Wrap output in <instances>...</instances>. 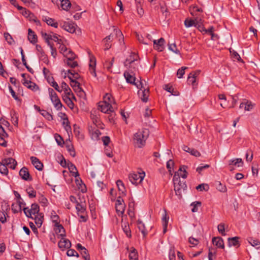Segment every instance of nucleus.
Returning a JSON list of instances; mask_svg holds the SVG:
<instances>
[{"label": "nucleus", "instance_id": "nucleus-41", "mask_svg": "<svg viewBox=\"0 0 260 260\" xmlns=\"http://www.w3.org/2000/svg\"><path fill=\"white\" fill-rule=\"evenodd\" d=\"M125 204L115 205V209L117 213L119 215L123 214L125 210Z\"/></svg>", "mask_w": 260, "mask_h": 260}, {"label": "nucleus", "instance_id": "nucleus-32", "mask_svg": "<svg viewBox=\"0 0 260 260\" xmlns=\"http://www.w3.org/2000/svg\"><path fill=\"white\" fill-rule=\"evenodd\" d=\"M39 212V207L36 204H32L31 206V208L30 209V210H28V212H29V215H35L36 214H38Z\"/></svg>", "mask_w": 260, "mask_h": 260}, {"label": "nucleus", "instance_id": "nucleus-46", "mask_svg": "<svg viewBox=\"0 0 260 260\" xmlns=\"http://www.w3.org/2000/svg\"><path fill=\"white\" fill-rule=\"evenodd\" d=\"M169 49L176 54H179L180 53V51L177 48L175 43L169 44Z\"/></svg>", "mask_w": 260, "mask_h": 260}, {"label": "nucleus", "instance_id": "nucleus-28", "mask_svg": "<svg viewBox=\"0 0 260 260\" xmlns=\"http://www.w3.org/2000/svg\"><path fill=\"white\" fill-rule=\"evenodd\" d=\"M229 165L230 166L234 165L237 167H240L243 166V161L241 158L231 159L229 160Z\"/></svg>", "mask_w": 260, "mask_h": 260}, {"label": "nucleus", "instance_id": "nucleus-21", "mask_svg": "<svg viewBox=\"0 0 260 260\" xmlns=\"http://www.w3.org/2000/svg\"><path fill=\"white\" fill-rule=\"evenodd\" d=\"M121 226L123 232L125 234L126 236L129 238H131L132 237L131 231L129 228L128 222L126 221H122Z\"/></svg>", "mask_w": 260, "mask_h": 260}, {"label": "nucleus", "instance_id": "nucleus-10", "mask_svg": "<svg viewBox=\"0 0 260 260\" xmlns=\"http://www.w3.org/2000/svg\"><path fill=\"white\" fill-rule=\"evenodd\" d=\"M138 58V56L137 54L135 53H132L129 57V58H127L124 62V66L125 67H128L129 69H133L134 65H136L135 63V61H137Z\"/></svg>", "mask_w": 260, "mask_h": 260}, {"label": "nucleus", "instance_id": "nucleus-58", "mask_svg": "<svg viewBox=\"0 0 260 260\" xmlns=\"http://www.w3.org/2000/svg\"><path fill=\"white\" fill-rule=\"evenodd\" d=\"M218 232L222 235L225 236V234L224 233V224L222 223L219 224L217 226Z\"/></svg>", "mask_w": 260, "mask_h": 260}, {"label": "nucleus", "instance_id": "nucleus-8", "mask_svg": "<svg viewBox=\"0 0 260 260\" xmlns=\"http://www.w3.org/2000/svg\"><path fill=\"white\" fill-rule=\"evenodd\" d=\"M59 24L62 28L70 33L75 32L77 27L72 21H61L59 22Z\"/></svg>", "mask_w": 260, "mask_h": 260}, {"label": "nucleus", "instance_id": "nucleus-48", "mask_svg": "<svg viewBox=\"0 0 260 260\" xmlns=\"http://www.w3.org/2000/svg\"><path fill=\"white\" fill-rule=\"evenodd\" d=\"M188 68L186 67H182L178 69L177 73V75L179 78H181L185 73V70L187 69Z\"/></svg>", "mask_w": 260, "mask_h": 260}, {"label": "nucleus", "instance_id": "nucleus-45", "mask_svg": "<svg viewBox=\"0 0 260 260\" xmlns=\"http://www.w3.org/2000/svg\"><path fill=\"white\" fill-rule=\"evenodd\" d=\"M116 184L119 190L121 191L122 193H124V195H125V193H124L125 188H124V184L122 182V181L120 180H117L116 182Z\"/></svg>", "mask_w": 260, "mask_h": 260}, {"label": "nucleus", "instance_id": "nucleus-1", "mask_svg": "<svg viewBox=\"0 0 260 260\" xmlns=\"http://www.w3.org/2000/svg\"><path fill=\"white\" fill-rule=\"evenodd\" d=\"M185 179L187 177V173L185 170V167H180L178 171L175 172L173 177V182L174 184V190L176 195L180 199L182 197V192L184 191L187 187L185 182L181 181L180 177Z\"/></svg>", "mask_w": 260, "mask_h": 260}, {"label": "nucleus", "instance_id": "nucleus-52", "mask_svg": "<svg viewBox=\"0 0 260 260\" xmlns=\"http://www.w3.org/2000/svg\"><path fill=\"white\" fill-rule=\"evenodd\" d=\"M160 10H161V12L162 15L165 17H166L169 13V12L168 11V9L166 8V6L165 4H162V5L160 4Z\"/></svg>", "mask_w": 260, "mask_h": 260}, {"label": "nucleus", "instance_id": "nucleus-61", "mask_svg": "<svg viewBox=\"0 0 260 260\" xmlns=\"http://www.w3.org/2000/svg\"><path fill=\"white\" fill-rule=\"evenodd\" d=\"M60 45L59 46V52L60 53L63 54L65 52L68 51V49L64 46L63 44H62V43L59 44Z\"/></svg>", "mask_w": 260, "mask_h": 260}, {"label": "nucleus", "instance_id": "nucleus-5", "mask_svg": "<svg viewBox=\"0 0 260 260\" xmlns=\"http://www.w3.org/2000/svg\"><path fill=\"white\" fill-rule=\"evenodd\" d=\"M49 98L57 110H60L62 105L56 93L51 88H48Z\"/></svg>", "mask_w": 260, "mask_h": 260}, {"label": "nucleus", "instance_id": "nucleus-26", "mask_svg": "<svg viewBox=\"0 0 260 260\" xmlns=\"http://www.w3.org/2000/svg\"><path fill=\"white\" fill-rule=\"evenodd\" d=\"M169 217L168 216L166 211L162 216V224L163 226V233H166L167 231V226L168 223Z\"/></svg>", "mask_w": 260, "mask_h": 260}, {"label": "nucleus", "instance_id": "nucleus-40", "mask_svg": "<svg viewBox=\"0 0 260 260\" xmlns=\"http://www.w3.org/2000/svg\"><path fill=\"white\" fill-rule=\"evenodd\" d=\"M41 35L43 38L45 40V42L47 43L48 45L52 44L50 42V39H51V34H47L45 32H41Z\"/></svg>", "mask_w": 260, "mask_h": 260}, {"label": "nucleus", "instance_id": "nucleus-36", "mask_svg": "<svg viewBox=\"0 0 260 260\" xmlns=\"http://www.w3.org/2000/svg\"><path fill=\"white\" fill-rule=\"evenodd\" d=\"M61 7L63 10L68 11L71 7V3L69 0H62L61 1Z\"/></svg>", "mask_w": 260, "mask_h": 260}, {"label": "nucleus", "instance_id": "nucleus-55", "mask_svg": "<svg viewBox=\"0 0 260 260\" xmlns=\"http://www.w3.org/2000/svg\"><path fill=\"white\" fill-rule=\"evenodd\" d=\"M41 114L48 120H51L53 119L52 116L45 110L42 111Z\"/></svg>", "mask_w": 260, "mask_h": 260}, {"label": "nucleus", "instance_id": "nucleus-17", "mask_svg": "<svg viewBox=\"0 0 260 260\" xmlns=\"http://www.w3.org/2000/svg\"><path fill=\"white\" fill-rule=\"evenodd\" d=\"M254 106V104H252L251 101H246L240 104V108H244L245 110L250 111L253 108Z\"/></svg>", "mask_w": 260, "mask_h": 260}, {"label": "nucleus", "instance_id": "nucleus-42", "mask_svg": "<svg viewBox=\"0 0 260 260\" xmlns=\"http://www.w3.org/2000/svg\"><path fill=\"white\" fill-rule=\"evenodd\" d=\"M138 227L139 229V230L141 232V233L143 234L144 236H145L147 234V232L144 225V224L142 222V221L138 220Z\"/></svg>", "mask_w": 260, "mask_h": 260}, {"label": "nucleus", "instance_id": "nucleus-35", "mask_svg": "<svg viewBox=\"0 0 260 260\" xmlns=\"http://www.w3.org/2000/svg\"><path fill=\"white\" fill-rule=\"evenodd\" d=\"M198 19H186L184 21V25L186 27H189L192 26H197L198 24Z\"/></svg>", "mask_w": 260, "mask_h": 260}, {"label": "nucleus", "instance_id": "nucleus-60", "mask_svg": "<svg viewBox=\"0 0 260 260\" xmlns=\"http://www.w3.org/2000/svg\"><path fill=\"white\" fill-rule=\"evenodd\" d=\"M113 61H114V58H112L111 61H107L104 64L105 67L109 71H111V68L113 66Z\"/></svg>", "mask_w": 260, "mask_h": 260}, {"label": "nucleus", "instance_id": "nucleus-44", "mask_svg": "<svg viewBox=\"0 0 260 260\" xmlns=\"http://www.w3.org/2000/svg\"><path fill=\"white\" fill-rule=\"evenodd\" d=\"M0 173L4 175H7L8 173L7 167L2 161L0 162Z\"/></svg>", "mask_w": 260, "mask_h": 260}, {"label": "nucleus", "instance_id": "nucleus-2", "mask_svg": "<svg viewBox=\"0 0 260 260\" xmlns=\"http://www.w3.org/2000/svg\"><path fill=\"white\" fill-rule=\"evenodd\" d=\"M149 135V131L147 128L139 130L134 136V141L135 145L141 148L145 144V142Z\"/></svg>", "mask_w": 260, "mask_h": 260}, {"label": "nucleus", "instance_id": "nucleus-3", "mask_svg": "<svg viewBox=\"0 0 260 260\" xmlns=\"http://www.w3.org/2000/svg\"><path fill=\"white\" fill-rule=\"evenodd\" d=\"M145 176V173L144 171H141L130 174L128 178L132 184L137 185L142 182Z\"/></svg>", "mask_w": 260, "mask_h": 260}, {"label": "nucleus", "instance_id": "nucleus-59", "mask_svg": "<svg viewBox=\"0 0 260 260\" xmlns=\"http://www.w3.org/2000/svg\"><path fill=\"white\" fill-rule=\"evenodd\" d=\"M63 100L68 104V106L70 108H73L74 103H73L72 101L70 100V98H68V97L67 96L66 97L63 98Z\"/></svg>", "mask_w": 260, "mask_h": 260}, {"label": "nucleus", "instance_id": "nucleus-39", "mask_svg": "<svg viewBox=\"0 0 260 260\" xmlns=\"http://www.w3.org/2000/svg\"><path fill=\"white\" fill-rule=\"evenodd\" d=\"M76 209L78 213H84L85 211V204L84 203H78L76 206Z\"/></svg>", "mask_w": 260, "mask_h": 260}, {"label": "nucleus", "instance_id": "nucleus-51", "mask_svg": "<svg viewBox=\"0 0 260 260\" xmlns=\"http://www.w3.org/2000/svg\"><path fill=\"white\" fill-rule=\"evenodd\" d=\"M101 133L99 129H95L93 131L91 134V138L93 140H96L99 139L100 135H101Z\"/></svg>", "mask_w": 260, "mask_h": 260}, {"label": "nucleus", "instance_id": "nucleus-7", "mask_svg": "<svg viewBox=\"0 0 260 260\" xmlns=\"http://www.w3.org/2000/svg\"><path fill=\"white\" fill-rule=\"evenodd\" d=\"M117 38L118 41L120 42H123L124 40L123 36L120 30L115 28L114 29V32L108 36L106 37L103 39L104 42H112L115 39Z\"/></svg>", "mask_w": 260, "mask_h": 260}, {"label": "nucleus", "instance_id": "nucleus-22", "mask_svg": "<svg viewBox=\"0 0 260 260\" xmlns=\"http://www.w3.org/2000/svg\"><path fill=\"white\" fill-rule=\"evenodd\" d=\"M28 33V39L29 42L34 44L37 42V36L30 28H29Z\"/></svg>", "mask_w": 260, "mask_h": 260}, {"label": "nucleus", "instance_id": "nucleus-23", "mask_svg": "<svg viewBox=\"0 0 260 260\" xmlns=\"http://www.w3.org/2000/svg\"><path fill=\"white\" fill-rule=\"evenodd\" d=\"M19 175L21 178L25 180H28L30 178V174L27 169L25 167L22 168L19 171Z\"/></svg>", "mask_w": 260, "mask_h": 260}, {"label": "nucleus", "instance_id": "nucleus-29", "mask_svg": "<svg viewBox=\"0 0 260 260\" xmlns=\"http://www.w3.org/2000/svg\"><path fill=\"white\" fill-rule=\"evenodd\" d=\"M43 20L45 21L48 25L55 28H57L58 24L57 22L55 21L54 19L49 17H45L43 18Z\"/></svg>", "mask_w": 260, "mask_h": 260}, {"label": "nucleus", "instance_id": "nucleus-24", "mask_svg": "<svg viewBox=\"0 0 260 260\" xmlns=\"http://www.w3.org/2000/svg\"><path fill=\"white\" fill-rule=\"evenodd\" d=\"M213 244L218 248H224V242L223 239L220 237H214L212 239Z\"/></svg>", "mask_w": 260, "mask_h": 260}, {"label": "nucleus", "instance_id": "nucleus-54", "mask_svg": "<svg viewBox=\"0 0 260 260\" xmlns=\"http://www.w3.org/2000/svg\"><path fill=\"white\" fill-rule=\"evenodd\" d=\"M249 242L252 246L256 247L257 249L260 248V242L258 240L251 239Z\"/></svg>", "mask_w": 260, "mask_h": 260}, {"label": "nucleus", "instance_id": "nucleus-62", "mask_svg": "<svg viewBox=\"0 0 260 260\" xmlns=\"http://www.w3.org/2000/svg\"><path fill=\"white\" fill-rule=\"evenodd\" d=\"M11 116H12V121H13L14 124L17 125L18 124V116H17L16 113L15 112L13 111L11 113Z\"/></svg>", "mask_w": 260, "mask_h": 260}, {"label": "nucleus", "instance_id": "nucleus-15", "mask_svg": "<svg viewBox=\"0 0 260 260\" xmlns=\"http://www.w3.org/2000/svg\"><path fill=\"white\" fill-rule=\"evenodd\" d=\"M69 78L71 81V86L74 88L75 91L78 92H83V90L80 86V83L76 80L72 79V77L70 76H68Z\"/></svg>", "mask_w": 260, "mask_h": 260}, {"label": "nucleus", "instance_id": "nucleus-14", "mask_svg": "<svg viewBox=\"0 0 260 260\" xmlns=\"http://www.w3.org/2000/svg\"><path fill=\"white\" fill-rule=\"evenodd\" d=\"M7 167H9L11 169H15L17 165L16 161L12 158H5L2 160Z\"/></svg>", "mask_w": 260, "mask_h": 260}, {"label": "nucleus", "instance_id": "nucleus-27", "mask_svg": "<svg viewBox=\"0 0 260 260\" xmlns=\"http://www.w3.org/2000/svg\"><path fill=\"white\" fill-rule=\"evenodd\" d=\"M23 84L26 87L32 90H36L38 89V87L37 86V85L35 83L30 81L24 79Z\"/></svg>", "mask_w": 260, "mask_h": 260}, {"label": "nucleus", "instance_id": "nucleus-47", "mask_svg": "<svg viewBox=\"0 0 260 260\" xmlns=\"http://www.w3.org/2000/svg\"><path fill=\"white\" fill-rule=\"evenodd\" d=\"M74 59L66 60H64V62L71 68H74L78 66V63L76 61H74Z\"/></svg>", "mask_w": 260, "mask_h": 260}, {"label": "nucleus", "instance_id": "nucleus-30", "mask_svg": "<svg viewBox=\"0 0 260 260\" xmlns=\"http://www.w3.org/2000/svg\"><path fill=\"white\" fill-rule=\"evenodd\" d=\"M200 71H197L190 73L188 76L187 81L189 83L193 84L196 82V79L198 75L199 74Z\"/></svg>", "mask_w": 260, "mask_h": 260}, {"label": "nucleus", "instance_id": "nucleus-25", "mask_svg": "<svg viewBox=\"0 0 260 260\" xmlns=\"http://www.w3.org/2000/svg\"><path fill=\"white\" fill-rule=\"evenodd\" d=\"M61 88L62 90H63L64 93L68 95H72V97H74V94L72 92L71 89L69 87L68 85L66 84V82H62L61 84Z\"/></svg>", "mask_w": 260, "mask_h": 260}, {"label": "nucleus", "instance_id": "nucleus-57", "mask_svg": "<svg viewBox=\"0 0 260 260\" xmlns=\"http://www.w3.org/2000/svg\"><path fill=\"white\" fill-rule=\"evenodd\" d=\"M69 120L66 117L65 118H63V122H62V125L64 127L65 129L67 131L71 129V126L69 125Z\"/></svg>", "mask_w": 260, "mask_h": 260}, {"label": "nucleus", "instance_id": "nucleus-43", "mask_svg": "<svg viewBox=\"0 0 260 260\" xmlns=\"http://www.w3.org/2000/svg\"><path fill=\"white\" fill-rule=\"evenodd\" d=\"M201 202L199 201H196L190 204L191 206H192L193 208L191 209V211L192 212H197L198 211V208L201 206Z\"/></svg>", "mask_w": 260, "mask_h": 260}, {"label": "nucleus", "instance_id": "nucleus-34", "mask_svg": "<svg viewBox=\"0 0 260 260\" xmlns=\"http://www.w3.org/2000/svg\"><path fill=\"white\" fill-rule=\"evenodd\" d=\"M68 166L69 170L72 174V176H74L75 177H77L79 176V174L77 171V169L74 165L72 163H70L68 164Z\"/></svg>", "mask_w": 260, "mask_h": 260}, {"label": "nucleus", "instance_id": "nucleus-33", "mask_svg": "<svg viewBox=\"0 0 260 260\" xmlns=\"http://www.w3.org/2000/svg\"><path fill=\"white\" fill-rule=\"evenodd\" d=\"M103 102H106L107 103L113 106L115 104V102L112 96L109 93H106L103 98Z\"/></svg>", "mask_w": 260, "mask_h": 260}, {"label": "nucleus", "instance_id": "nucleus-38", "mask_svg": "<svg viewBox=\"0 0 260 260\" xmlns=\"http://www.w3.org/2000/svg\"><path fill=\"white\" fill-rule=\"evenodd\" d=\"M216 189L222 192H225L226 191V186L224 184H222L220 182L217 181L215 184Z\"/></svg>", "mask_w": 260, "mask_h": 260}, {"label": "nucleus", "instance_id": "nucleus-50", "mask_svg": "<svg viewBox=\"0 0 260 260\" xmlns=\"http://www.w3.org/2000/svg\"><path fill=\"white\" fill-rule=\"evenodd\" d=\"M55 139L56 143H57V144L58 145L62 146L63 144V143H64L63 140L62 138L60 135L56 134L55 135Z\"/></svg>", "mask_w": 260, "mask_h": 260}, {"label": "nucleus", "instance_id": "nucleus-49", "mask_svg": "<svg viewBox=\"0 0 260 260\" xmlns=\"http://www.w3.org/2000/svg\"><path fill=\"white\" fill-rule=\"evenodd\" d=\"M5 40L9 44H12L14 42V40L8 32H5L4 34Z\"/></svg>", "mask_w": 260, "mask_h": 260}, {"label": "nucleus", "instance_id": "nucleus-20", "mask_svg": "<svg viewBox=\"0 0 260 260\" xmlns=\"http://www.w3.org/2000/svg\"><path fill=\"white\" fill-rule=\"evenodd\" d=\"M9 209V205L7 204H5V207L2 205V210L3 211H0V221L3 223H5L6 221V215L7 214L5 210L7 211Z\"/></svg>", "mask_w": 260, "mask_h": 260}, {"label": "nucleus", "instance_id": "nucleus-53", "mask_svg": "<svg viewBox=\"0 0 260 260\" xmlns=\"http://www.w3.org/2000/svg\"><path fill=\"white\" fill-rule=\"evenodd\" d=\"M196 189L199 191H207L209 189V186L207 184H201L198 185L196 187Z\"/></svg>", "mask_w": 260, "mask_h": 260}, {"label": "nucleus", "instance_id": "nucleus-19", "mask_svg": "<svg viewBox=\"0 0 260 260\" xmlns=\"http://www.w3.org/2000/svg\"><path fill=\"white\" fill-rule=\"evenodd\" d=\"M56 233L57 234V237L58 239L60 238L64 237L66 236L65 234V230L63 227L60 225L58 224H56Z\"/></svg>", "mask_w": 260, "mask_h": 260}, {"label": "nucleus", "instance_id": "nucleus-16", "mask_svg": "<svg viewBox=\"0 0 260 260\" xmlns=\"http://www.w3.org/2000/svg\"><path fill=\"white\" fill-rule=\"evenodd\" d=\"M30 160L32 164L36 169L39 171H42L43 167V164L39 160V159L35 156L30 157Z\"/></svg>", "mask_w": 260, "mask_h": 260}, {"label": "nucleus", "instance_id": "nucleus-13", "mask_svg": "<svg viewBox=\"0 0 260 260\" xmlns=\"http://www.w3.org/2000/svg\"><path fill=\"white\" fill-rule=\"evenodd\" d=\"M96 60L95 58L92 56L90 57V63L89 64V71L94 77L96 76L95 73Z\"/></svg>", "mask_w": 260, "mask_h": 260}, {"label": "nucleus", "instance_id": "nucleus-56", "mask_svg": "<svg viewBox=\"0 0 260 260\" xmlns=\"http://www.w3.org/2000/svg\"><path fill=\"white\" fill-rule=\"evenodd\" d=\"M83 251H81V254L83 258L85 260H90V256L89 254L87 253V250L86 248H83Z\"/></svg>", "mask_w": 260, "mask_h": 260}, {"label": "nucleus", "instance_id": "nucleus-18", "mask_svg": "<svg viewBox=\"0 0 260 260\" xmlns=\"http://www.w3.org/2000/svg\"><path fill=\"white\" fill-rule=\"evenodd\" d=\"M239 237H235L228 238V245L229 247L235 246L238 247L240 244L239 241Z\"/></svg>", "mask_w": 260, "mask_h": 260}, {"label": "nucleus", "instance_id": "nucleus-37", "mask_svg": "<svg viewBox=\"0 0 260 260\" xmlns=\"http://www.w3.org/2000/svg\"><path fill=\"white\" fill-rule=\"evenodd\" d=\"M76 183L78 186V189L81 190L83 193L86 192L87 189L85 185L83 183L81 180H79L77 179L76 180Z\"/></svg>", "mask_w": 260, "mask_h": 260}, {"label": "nucleus", "instance_id": "nucleus-4", "mask_svg": "<svg viewBox=\"0 0 260 260\" xmlns=\"http://www.w3.org/2000/svg\"><path fill=\"white\" fill-rule=\"evenodd\" d=\"M144 83L142 81H141L139 84V90L138 91V94L140 96L141 100L143 102H147L148 100V97L149 95V89L148 87L147 86L145 81Z\"/></svg>", "mask_w": 260, "mask_h": 260}, {"label": "nucleus", "instance_id": "nucleus-64", "mask_svg": "<svg viewBox=\"0 0 260 260\" xmlns=\"http://www.w3.org/2000/svg\"><path fill=\"white\" fill-rule=\"evenodd\" d=\"M216 251L213 252L212 250L209 248L208 252V258L209 260H213V258L216 257Z\"/></svg>", "mask_w": 260, "mask_h": 260}, {"label": "nucleus", "instance_id": "nucleus-11", "mask_svg": "<svg viewBox=\"0 0 260 260\" xmlns=\"http://www.w3.org/2000/svg\"><path fill=\"white\" fill-rule=\"evenodd\" d=\"M154 48L158 51H162L165 48L164 44L165 41L164 38H161L158 40H153Z\"/></svg>", "mask_w": 260, "mask_h": 260}, {"label": "nucleus", "instance_id": "nucleus-9", "mask_svg": "<svg viewBox=\"0 0 260 260\" xmlns=\"http://www.w3.org/2000/svg\"><path fill=\"white\" fill-rule=\"evenodd\" d=\"M99 109L101 111L105 113H110L114 111V107L113 106L108 104L106 102H100L99 103Z\"/></svg>", "mask_w": 260, "mask_h": 260}, {"label": "nucleus", "instance_id": "nucleus-31", "mask_svg": "<svg viewBox=\"0 0 260 260\" xmlns=\"http://www.w3.org/2000/svg\"><path fill=\"white\" fill-rule=\"evenodd\" d=\"M129 260H138V254L137 250L132 247L129 253Z\"/></svg>", "mask_w": 260, "mask_h": 260}, {"label": "nucleus", "instance_id": "nucleus-12", "mask_svg": "<svg viewBox=\"0 0 260 260\" xmlns=\"http://www.w3.org/2000/svg\"><path fill=\"white\" fill-rule=\"evenodd\" d=\"M60 239L58 245L61 250H64V249H68L71 246V243L70 240L64 238V237Z\"/></svg>", "mask_w": 260, "mask_h": 260}, {"label": "nucleus", "instance_id": "nucleus-63", "mask_svg": "<svg viewBox=\"0 0 260 260\" xmlns=\"http://www.w3.org/2000/svg\"><path fill=\"white\" fill-rule=\"evenodd\" d=\"M67 254L69 256H79L78 253L74 249H69L67 252Z\"/></svg>", "mask_w": 260, "mask_h": 260}, {"label": "nucleus", "instance_id": "nucleus-6", "mask_svg": "<svg viewBox=\"0 0 260 260\" xmlns=\"http://www.w3.org/2000/svg\"><path fill=\"white\" fill-rule=\"evenodd\" d=\"M138 68V66H134L133 69H131L129 71H125L124 73V77L126 81V82L128 83H130L133 85H135L137 86V88H139V85L137 83H136V77L134 76L133 73L134 71H136Z\"/></svg>", "mask_w": 260, "mask_h": 260}]
</instances>
